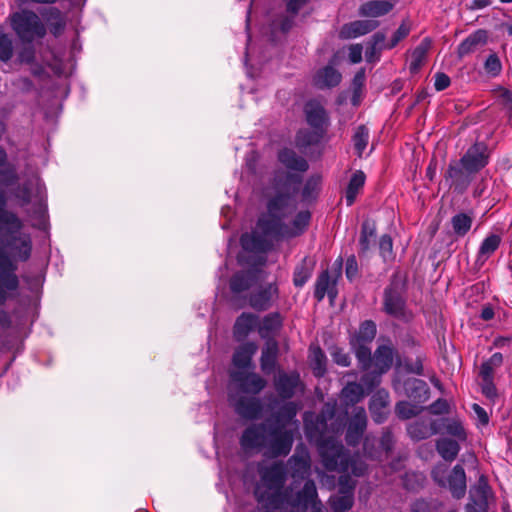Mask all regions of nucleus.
<instances>
[{"instance_id":"1","label":"nucleus","mask_w":512,"mask_h":512,"mask_svg":"<svg viewBox=\"0 0 512 512\" xmlns=\"http://www.w3.org/2000/svg\"><path fill=\"white\" fill-rule=\"evenodd\" d=\"M301 181V176L294 173H287L276 180L274 194L269 197L267 211L259 217L256 230L240 238L244 250L265 252L272 247L273 241L304 232L311 218L309 211H300L291 225L287 223L288 217L296 210Z\"/></svg>"},{"instance_id":"2","label":"nucleus","mask_w":512,"mask_h":512,"mask_svg":"<svg viewBox=\"0 0 512 512\" xmlns=\"http://www.w3.org/2000/svg\"><path fill=\"white\" fill-rule=\"evenodd\" d=\"M318 451L323 466L329 471L341 473L339 477V495L330 499L333 512H345L354 503L356 481L351 478L361 477L367 471V465L358 455H350L343 444L334 437L321 439Z\"/></svg>"},{"instance_id":"3","label":"nucleus","mask_w":512,"mask_h":512,"mask_svg":"<svg viewBox=\"0 0 512 512\" xmlns=\"http://www.w3.org/2000/svg\"><path fill=\"white\" fill-rule=\"evenodd\" d=\"M294 443V431L284 424L266 420L252 424L241 436L240 444L244 450L261 451L265 457L287 456Z\"/></svg>"},{"instance_id":"4","label":"nucleus","mask_w":512,"mask_h":512,"mask_svg":"<svg viewBox=\"0 0 512 512\" xmlns=\"http://www.w3.org/2000/svg\"><path fill=\"white\" fill-rule=\"evenodd\" d=\"M7 153L0 147V182L6 186H12L17 183L19 177L13 165H6ZM6 199L0 191V232L6 231L8 234L19 232L23 223L21 219L13 212L5 209Z\"/></svg>"},{"instance_id":"5","label":"nucleus","mask_w":512,"mask_h":512,"mask_svg":"<svg viewBox=\"0 0 512 512\" xmlns=\"http://www.w3.org/2000/svg\"><path fill=\"white\" fill-rule=\"evenodd\" d=\"M13 196L19 201L20 206L33 204L34 214L39 218L45 216L46 188L37 175H32L26 181L13 189Z\"/></svg>"},{"instance_id":"6","label":"nucleus","mask_w":512,"mask_h":512,"mask_svg":"<svg viewBox=\"0 0 512 512\" xmlns=\"http://www.w3.org/2000/svg\"><path fill=\"white\" fill-rule=\"evenodd\" d=\"M13 31L23 42H32L35 38H43L46 28L38 15L31 10H21L10 16Z\"/></svg>"},{"instance_id":"7","label":"nucleus","mask_w":512,"mask_h":512,"mask_svg":"<svg viewBox=\"0 0 512 512\" xmlns=\"http://www.w3.org/2000/svg\"><path fill=\"white\" fill-rule=\"evenodd\" d=\"M305 115L307 123L315 130V132H299L297 135V142L302 146L311 145L319 140L325 133L329 123L328 115L324 107L317 101L311 100L306 103Z\"/></svg>"},{"instance_id":"8","label":"nucleus","mask_w":512,"mask_h":512,"mask_svg":"<svg viewBox=\"0 0 512 512\" xmlns=\"http://www.w3.org/2000/svg\"><path fill=\"white\" fill-rule=\"evenodd\" d=\"M267 385V381L260 375L246 370H233L230 372V391L243 394H259Z\"/></svg>"},{"instance_id":"9","label":"nucleus","mask_w":512,"mask_h":512,"mask_svg":"<svg viewBox=\"0 0 512 512\" xmlns=\"http://www.w3.org/2000/svg\"><path fill=\"white\" fill-rule=\"evenodd\" d=\"M279 298V289L275 282L260 285L253 289L248 297V303L256 311L270 309Z\"/></svg>"},{"instance_id":"10","label":"nucleus","mask_w":512,"mask_h":512,"mask_svg":"<svg viewBox=\"0 0 512 512\" xmlns=\"http://www.w3.org/2000/svg\"><path fill=\"white\" fill-rule=\"evenodd\" d=\"M229 401L235 412L242 418L255 420L260 418L262 414L263 406L257 398H248L234 393V391H229Z\"/></svg>"},{"instance_id":"11","label":"nucleus","mask_w":512,"mask_h":512,"mask_svg":"<svg viewBox=\"0 0 512 512\" xmlns=\"http://www.w3.org/2000/svg\"><path fill=\"white\" fill-rule=\"evenodd\" d=\"M274 388L282 399H290L298 392H303L304 385L297 372L280 371L274 378Z\"/></svg>"},{"instance_id":"12","label":"nucleus","mask_w":512,"mask_h":512,"mask_svg":"<svg viewBox=\"0 0 512 512\" xmlns=\"http://www.w3.org/2000/svg\"><path fill=\"white\" fill-rule=\"evenodd\" d=\"M258 473L263 486L272 491H279L286 481V467L282 462L271 465L260 464Z\"/></svg>"},{"instance_id":"13","label":"nucleus","mask_w":512,"mask_h":512,"mask_svg":"<svg viewBox=\"0 0 512 512\" xmlns=\"http://www.w3.org/2000/svg\"><path fill=\"white\" fill-rule=\"evenodd\" d=\"M291 477L296 480H304L310 474L311 459L307 447L304 444L296 446L294 454L287 462Z\"/></svg>"},{"instance_id":"14","label":"nucleus","mask_w":512,"mask_h":512,"mask_svg":"<svg viewBox=\"0 0 512 512\" xmlns=\"http://www.w3.org/2000/svg\"><path fill=\"white\" fill-rule=\"evenodd\" d=\"M473 175L470 170L461 165L460 161L451 162L445 173V182L458 193H463L469 187Z\"/></svg>"},{"instance_id":"15","label":"nucleus","mask_w":512,"mask_h":512,"mask_svg":"<svg viewBox=\"0 0 512 512\" xmlns=\"http://www.w3.org/2000/svg\"><path fill=\"white\" fill-rule=\"evenodd\" d=\"M432 476L440 486H448L455 498L459 499L464 496L466 491V475L461 465L454 466L446 481L440 475L439 470H434Z\"/></svg>"},{"instance_id":"16","label":"nucleus","mask_w":512,"mask_h":512,"mask_svg":"<svg viewBox=\"0 0 512 512\" xmlns=\"http://www.w3.org/2000/svg\"><path fill=\"white\" fill-rule=\"evenodd\" d=\"M488 158V148L481 142L471 146L459 161L462 166L475 174L487 165Z\"/></svg>"},{"instance_id":"17","label":"nucleus","mask_w":512,"mask_h":512,"mask_svg":"<svg viewBox=\"0 0 512 512\" xmlns=\"http://www.w3.org/2000/svg\"><path fill=\"white\" fill-rule=\"evenodd\" d=\"M367 427V415L364 408L359 407L356 408L354 414L352 415L347 432H346V442L350 446L357 445Z\"/></svg>"},{"instance_id":"18","label":"nucleus","mask_w":512,"mask_h":512,"mask_svg":"<svg viewBox=\"0 0 512 512\" xmlns=\"http://www.w3.org/2000/svg\"><path fill=\"white\" fill-rule=\"evenodd\" d=\"M16 266L0 247V289L5 293L15 291L19 286V280L15 274ZM8 296V294H6Z\"/></svg>"},{"instance_id":"19","label":"nucleus","mask_w":512,"mask_h":512,"mask_svg":"<svg viewBox=\"0 0 512 512\" xmlns=\"http://www.w3.org/2000/svg\"><path fill=\"white\" fill-rule=\"evenodd\" d=\"M341 263L339 264L338 269L335 271V276L331 277L328 270L323 271L317 281L315 286L314 296L317 301H322L325 295H328L331 300H333L337 295L336 283L337 278L340 276Z\"/></svg>"},{"instance_id":"20","label":"nucleus","mask_w":512,"mask_h":512,"mask_svg":"<svg viewBox=\"0 0 512 512\" xmlns=\"http://www.w3.org/2000/svg\"><path fill=\"white\" fill-rule=\"evenodd\" d=\"M265 278L261 270L253 269L240 271L230 280V289L233 293H241L250 289L255 283Z\"/></svg>"},{"instance_id":"21","label":"nucleus","mask_w":512,"mask_h":512,"mask_svg":"<svg viewBox=\"0 0 512 512\" xmlns=\"http://www.w3.org/2000/svg\"><path fill=\"white\" fill-rule=\"evenodd\" d=\"M404 300L398 288L391 284L384 291V310L387 314L401 318L404 316Z\"/></svg>"},{"instance_id":"22","label":"nucleus","mask_w":512,"mask_h":512,"mask_svg":"<svg viewBox=\"0 0 512 512\" xmlns=\"http://www.w3.org/2000/svg\"><path fill=\"white\" fill-rule=\"evenodd\" d=\"M389 405V393L380 389L377 390L370 399L369 410L374 422L383 423L387 417Z\"/></svg>"},{"instance_id":"23","label":"nucleus","mask_w":512,"mask_h":512,"mask_svg":"<svg viewBox=\"0 0 512 512\" xmlns=\"http://www.w3.org/2000/svg\"><path fill=\"white\" fill-rule=\"evenodd\" d=\"M378 26L376 20H357L342 26L339 36L342 39H352L373 31Z\"/></svg>"},{"instance_id":"24","label":"nucleus","mask_w":512,"mask_h":512,"mask_svg":"<svg viewBox=\"0 0 512 512\" xmlns=\"http://www.w3.org/2000/svg\"><path fill=\"white\" fill-rule=\"evenodd\" d=\"M333 64L331 63L316 72L313 78L316 87L320 89L332 88L341 82L342 75Z\"/></svg>"},{"instance_id":"25","label":"nucleus","mask_w":512,"mask_h":512,"mask_svg":"<svg viewBox=\"0 0 512 512\" xmlns=\"http://www.w3.org/2000/svg\"><path fill=\"white\" fill-rule=\"evenodd\" d=\"M487 32L485 30H477L470 34L458 46V55L463 58L483 48L487 43Z\"/></svg>"},{"instance_id":"26","label":"nucleus","mask_w":512,"mask_h":512,"mask_svg":"<svg viewBox=\"0 0 512 512\" xmlns=\"http://www.w3.org/2000/svg\"><path fill=\"white\" fill-rule=\"evenodd\" d=\"M441 429V434H447L452 439L465 442L467 440V431L459 418L447 417L436 420Z\"/></svg>"},{"instance_id":"27","label":"nucleus","mask_w":512,"mask_h":512,"mask_svg":"<svg viewBox=\"0 0 512 512\" xmlns=\"http://www.w3.org/2000/svg\"><path fill=\"white\" fill-rule=\"evenodd\" d=\"M409 436L416 441L424 440L432 435L440 434L441 429L436 420L427 423L425 421H415L407 428Z\"/></svg>"},{"instance_id":"28","label":"nucleus","mask_w":512,"mask_h":512,"mask_svg":"<svg viewBox=\"0 0 512 512\" xmlns=\"http://www.w3.org/2000/svg\"><path fill=\"white\" fill-rule=\"evenodd\" d=\"M258 350V346L254 342H246L239 346L233 355V365L238 370H245L251 366L252 357Z\"/></svg>"},{"instance_id":"29","label":"nucleus","mask_w":512,"mask_h":512,"mask_svg":"<svg viewBox=\"0 0 512 512\" xmlns=\"http://www.w3.org/2000/svg\"><path fill=\"white\" fill-rule=\"evenodd\" d=\"M40 13L43 19L49 25L50 32L54 36H58L63 32L66 25V21L64 16L62 15V12L58 8H45Z\"/></svg>"},{"instance_id":"30","label":"nucleus","mask_w":512,"mask_h":512,"mask_svg":"<svg viewBox=\"0 0 512 512\" xmlns=\"http://www.w3.org/2000/svg\"><path fill=\"white\" fill-rule=\"evenodd\" d=\"M258 317L252 313H242L235 321L233 333L237 340H242L257 326Z\"/></svg>"},{"instance_id":"31","label":"nucleus","mask_w":512,"mask_h":512,"mask_svg":"<svg viewBox=\"0 0 512 512\" xmlns=\"http://www.w3.org/2000/svg\"><path fill=\"white\" fill-rule=\"evenodd\" d=\"M394 358L393 349L387 345L379 346L373 356L372 364L379 374L386 373L392 366Z\"/></svg>"},{"instance_id":"32","label":"nucleus","mask_w":512,"mask_h":512,"mask_svg":"<svg viewBox=\"0 0 512 512\" xmlns=\"http://www.w3.org/2000/svg\"><path fill=\"white\" fill-rule=\"evenodd\" d=\"M462 441H458L452 438H440L436 441V450L439 455L448 462L455 460L460 452V444Z\"/></svg>"},{"instance_id":"33","label":"nucleus","mask_w":512,"mask_h":512,"mask_svg":"<svg viewBox=\"0 0 512 512\" xmlns=\"http://www.w3.org/2000/svg\"><path fill=\"white\" fill-rule=\"evenodd\" d=\"M278 157L279 161L290 170L305 172L309 167L307 161L291 149H283Z\"/></svg>"},{"instance_id":"34","label":"nucleus","mask_w":512,"mask_h":512,"mask_svg":"<svg viewBox=\"0 0 512 512\" xmlns=\"http://www.w3.org/2000/svg\"><path fill=\"white\" fill-rule=\"evenodd\" d=\"M278 354V345L275 341H268L262 349L260 366L265 374H270L276 365V358Z\"/></svg>"},{"instance_id":"35","label":"nucleus","mask_w":512,"mask_h":512,"mask_svg":"<svg viewBox=\"0 0 512 512\" xmlns=\"http://www.w3.org/2000/svg\"><path fill=\"white\" fill-rule=\"evenodd\" d=\"M365 180L366 176L363 171L357 170L353 173L345 192V201L347 206H351L355 202L358 193L365 184Z\"/></svg>"},{"instance_id":"36","label":"nucleus","mask_w":512,"mask_h":512,"mask_svg":"<svg viewBox=\"0 0 512 512\" xmlns=\"http://www.w3.org/2000/svg\"><path fill=\"white\" fill-rule=\"evenodd\" d=\"M281 326V315L277 312L269 313L262 319L261 324L258 327V333L261 338L266 339L278 331Z\"/></svg>"},{"instance_id":"37","label":"nucleus","mask_w":512,"mask_h":512,"mask_svg":"<svg viewBox=\"0 0 512 512\" xmlns=\"http://www.w3.org/2000/svg\"><path fill=\"white\" fill-rule=\"evenodd\" d=\"M406 391L410 398L418 403L426 402L429 399V387L421 379H412L406 382Z\"/></svg>"},{"instance_id":"38","label":"nucleus","mask_w":512,"mask_h":512,"mask_svg":"<svg viewBox=\"0 0 512 512\" xmlns=\"http://www.w3.org/2000/svg\"><path fill=\"white\" fill-rule=\"evenodd\" d=\"M366 394L360 383L348 382L341 390V398L346 405H354L360 402Z\"/></svg>"},{"instance_id":"39","label":"nucleus","mask_w":512,"mask_h":512,"mask_svg":"<svg viewBox=\"0 0 512 512\" xmlns=\"http://www.w3.org/2000/svg\"><path fill=\"white\" fill-rule=\"evenodd\" d=\"M10 247L14 250L19 259L25 261L30 257L32 242L28 234H20L19 236L12 237Z\"/></svg>"},{"instance_id":"40","label":"nucleus","mask_w":512,"mask_h":512,"mask_svg":"<svg viewBox=\"0 0 512 512\" xmlns=\"http://www.w3.org/2000/svg\"><path fill=\"white\" fill-rule=\"evenodd\" d=\"M501 243L499 235L492 234L486 237L479 248L477 255V263L483 264L498 249Z\"/></svg>"},{"instance_id":"41","label":"nucleus","mask_w":512,"mask_h":512,"mask_svg":"<svg viewBox=\"0 0 512 512\" xmlns=\"http://www.w3.org/2000/svg\"><path fill=\"white\" fill-rule=\"evenodd\" d=\"M431 40L429 38H424L418 46L412 51L411 61H410V70L411 72H417L421 66L423 65L427 53L431 48Z\"/></svg>"},{"instance_id":"42","label":"nucleus","mask_w":512,"mask_h":512,"mask_svg":"<svg viewBox=\"0 0 512 512\" xmlns=\"http://www.w3.org/2000/svg\"><path fill=\"white\" fill-rule=\"evenodd\" d=\"M392 7L390 2L374 0L363 4L360 12L364 16L379 17L391 11Z\"/></svg>"},{"instance_id":"43","label":"nucleus","mask_w":512,"mask_h":512,"mask_svg":"<svg viewBox=\"0 0 512 512\" xmlns=\"http://www.w3.org/2000/svg\"><path fill=\"white\" fill-rule=\"evenodd\" d=\"M310 365L316 377H322L326 372V355L318 346L310 348Z\"/></svg>"},{"instance_id":"44","label":"nucleus","mask_w":512,"mask_h":512,"mask_svg":"<svg viewBox=\"0 0 512 512\" xmlns=\"http://www.w3.org/2000/svg\"><path fill=\"white\" fill-rule=\"evenodd\" d=\"M473 217L467 213H458L451 218L453 232L458 237L465 236L471 229Z\"/></svg>"},{"instance_id":"45","label":"nucleus","mask_w":512,"mask_h":512,"mask_svg":"<svg viewBox=\"0 0 512 512\" xmlns=\"http://www.w3.org/2000/svg\"><path fill=\"white\" fill-rule=\"evenodd\" d=\"M369 142V130L366 126L360 125L356 128L353 135V144L359 157L362 156Z\"/></svg>"},{"instance_id":"46","label":"nucleus","mask_w":512,"mask_h":512,"mask_svg":"<svg viewBox=\"0 0 512 512\" xmlns=\"http://www.w3.org/2000/svg\"><path fill=\"white\" fill-rule=\"evenodd\" d=\"M14 54L13 37L0 31V61L7 63Z\"/></svg>"},{"instance_id":"47","label":"nucleus","mask_w":512,"mask_h":512,"mask_svg":"<svg viewBox=\"0 0 512 512\" xmlns=\"http://www.w3.org/2000/svg\"><path fill=\"white\" fill-rule=\"evenodd\" d=\"M322 179L320 176L315 175L307 179L302 190V198L306 201L315 199L321 188Z\"/></svg>"},{"instance_id":"48","label":"nucleus","mask_w":512,"mask_h":512,"mask_svg":"<svg viewBox=\"0 0 512 512\" xmlns=\"http://www.w3.org/2000/svg\"><path fill=\"white\" fill-rule=\"evenodd\" d=\"M422 407L417 404H412L407 401L397 403L395 412L401 419H410L422 411Z\"/></svg>"},{"instance_id":"49","label":"nucleus","mask_w":512,"mask_h":512,"mask_svg":"<svg viewBox=\"0 0 512 512\" xmlns=\"http://www.w3.org/2000/svg\"><path fill=\"white\" fill-rule=\"evenodd\" d=\"M355 355L361 370L366 371L372 366L371 350L365 343H358V346L355 347Z\"/></svg>"},{"instance_id":"50","label":"nucleus","mask_w":512,"mask_h":512,"mask_svg":"<svg viewBox=\"0 0 512 512\" xmlns=\"http://www.w3.org/2000/svg\"><path fill=\"white\" fill-rule=\"evenodd\" d=\"M376 332V324L371 320H366L360 325L357 341L360 343L371 342L375 338Z\"/></svg>"},{"instance_id":"51","label":"nucleus","mask_w":512,"mask_h":512,"mask_svg":"<svg viewBox=\"0 0 512 512\" xmlns=\"http://www.w3.org/2000/svg\"><path fill=\"white\" fill-rule=\"evenodd\" d=\"M297 411H298V406L294 402H287V403L283 404L277 413V418H278L277 422L284 424V425L286 423L291 422L294 419V417L296 416Z\"/></svg>"},{"instance_id":"52","label":"nucleus","mask_w":512,"mask_h":512,"mask_svg":"<svg viewBox=\"0 0 512 512\" xmlns=\"http://www.w3.org/2000/svg\"><path fill=\"white\" fill-rule=\"evenodd\" d=\"M336 412V402L326 403L320 413L317 416V422L319 424L318 430L324 429L327 426V422L332 420Z\"/></svg>"},{"instance_id":"53","label":"nucleus","mask_w":512,"mask_h":512,"mask_svg":"<svg viewBox=\"0 0 512 512\" xmlns=\"http://www.w3.org/2000/svg\"><path fill=\"white\" fill-rule=\"evenodd\" d=\"M487 509L488 502L485 489H482L481 495L477 499H472V502H469L465 507L466 512H487Z\"/></svg>"},{"instance_id":"54","label":"nucleus","mask_w":512,"mask_h":512,"mask_svg":"<svg viewBox=\"0 0 512 512\" xmlns=\"http://www.w3.org/2000/svg\"><path fill=\"white\" fill-rule=\"evenodd\" d=\"M32 42L24 43L17 54V60L20 63L30 64L35 60V48Z\"/></svg>"},{"instance_id":"55","label":"nucleus","mask_w":512,"mask_h":512,"mask_svg":"<svg viewBox=\"0 0 512 512\" xmlns=\"http://www.w3.org/2000/svg\"><path fill=\"white\" fill-rule=\"evenodd\" d=\"M381 375L382 374H379V372L376 370L363 375L360 384L364 387L366 393L372 391L376 386L379 385Z\"/></svg>"},{"instance_id":"56","label":"nucleus","mask_w":512,"mask_h":512,"mask_svg":"<svg viewBox=\"0 0 512 512\" xmlns=\"http://www.w3.org/2000/svg\"><path fill=\"white\" fill-rule=\"evenodd\" d=\"M380 254L385 261L393 258V242L392 238L388 234L381 236L379 241Z\"/></svg>"},{"instance_id":"57","label":"nucleus","mask_w":512,"mask_h":512,"mask_svg":"<svg viewBox=\"0 0 512 512\" xmlns=\"http://www.w3.org/2000/svg\"><path fill=\"white\" fill-rule=\"evenodd\" d=\"M409 32H410L409 27L405 23H402L399 26V28L395 31V33L393 34L390 42L387 43L386 45H384V48H386V49L394 48L402 39H404L405 37L408 36Z\"/></svg>"},{"instance_id":"58","label":"nucleus","mask_w":512,"mask_h":512,"mask_svg":"<svg viewBox=\"0 0 512 512\" xmlns=\"http://www.w3.org/2000/svg\"><path fill=\"white\" fill-rule=\"evenodd\" d=\"M484 67L488 74L496 76L500 73L502 65L496 54H490L485 61Z\"/></svg>"},{"instance_id":"59","label":"nucleus","mask_w":512,"mask_h":512,"mask_svg":"<svg viewBox=\"0 0 512 512\" xmlns=\"http://www.w3.org/2000/svg\"><path fill=\"white\" fill-rule=\"evenodd\" d=\"M369 222L366 221L362 225L361 236L359 239L360 252L365 254L369 251L371 243L374 242V238L368 237Z\"/></svg>"},{"instance_id":"60","label":"nucleus","mask_w":512,"mask_h":512,"mask_svg":"<svg viewBox=\"0 0 512 512\" xmlns=\"http://www.w3.org/2000/svg\"><path fill=\"white\" fill-rule=\"evenodd\" d=\"M331 356L333 361L339 366L348 367L351 364L349 355L341 348L335 347L331 352Z\"/></svg>"},{"instance_id":"61","label":"nucleus","mask_w":512,"mask_h":512,"mask_svg":"<svg viewBox=\"0 0 512 512\" xmlns=\"http://www.w3.org/2000/svg\"><path fill=\"white\" fill-rule=\"evenodd\" d=\"M310 272L304 266H299L294 271L293 282L296 287H302L310 278Z\"/></svg>"},{"instance_id":"62","label":"nucleus","mask_w":512,"mask_h":512,"mask_svg":"<svg viewBox=\"0 0 512 512\" xmlns=\"http://www.w3.org/2000/svg\"><path fill=\"white\" fill-rule=\"evenodd\" d=\"M348 52H349L348 53L349 61L352 64H357L362 61V52H363L362 45H360V44L350 45L348 48Z\"/></svg>"},{"instance_id":"63","label":"nucleus","mask_w":512,"mask_h":512,"mask_svg":"<svg viewBox=\"0 0 512 512\" xmlns=\"http://www.w3.org/2000/svg\"><path fill=\"white\" fill-rule=\"evenodd\" d=\"M429 411L435 415L446 414L449 411V404L444 399H438L429 406Z\"/></svg>"},{"instance_id":"64","label":"nucleus","mask_w":512,"mask_h":512,"mask_svg":"<svg viewBox=\"0 0 512 512\" xmlns=\"http://www.w3.org/2000/svg\"><path fill=\"white\" fill-rule=\"evenodd\" d=\"M394 444L393 435L389 430H385L382 433L381 439H380V447L382 451H384L386 454L391 451Z\"/></svg>"}]
</instances>
